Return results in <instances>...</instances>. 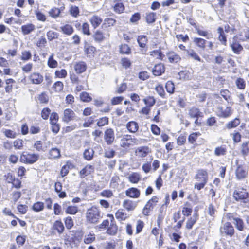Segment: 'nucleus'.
<instances>
[{"label":"nucleus","instance_id":"1","mask_svg":"<svg viewBox=\"0 0 249 249\" xmlns=\"http://www.w3.org/2000/svg\"><path fill=\"white\" fill-rule=\"evenodd\" d=\"M196 182L194 185V188L199 191L203 189L208 180V174L206 170L200 169L197 170L195 176Z\"/></svg>","mask_w":249,"mask_h":249},{"label":"nucleus","instance_id":"2","mask_svg":"<svg viewBox=\"0 0 249 249\" xmlns=\"http://www.w3.org/2000/svg\"><path fill=\"white\" fill-rule=\"evenodd\" d=\"M87 221L91 223H96L101 218L100 211L96 207L89 209L86 213Z\"/></svg>","mask_w":249,"mask_h":249},{"label":"nucleus","instance_id":"3","mask_svg":"<svg viewBox=\"0 0 249 249\" xmlns=\"http://www.w3.org/2000/svg\"><path fill=\"white\" fill-rule=\"evenodd\" d=\"M140 143L139 141L135 138H132L131 135H124L120 140V145L121 147L127 148L135 145Z\"/></svg>","mask_w":249,"mask_h":249},{"label":"nucleus","instance_id":"4","mask_svg":"<svg viewBox=\"0 0 249 249\" xmlns=\"http://www.w3.org/2000/svg\"><path fill=\"white\" fill-rule=\"evenodd\" d=\"M38 158L39 156L37 154L23 152L20 156V160L24 163L32 164L36 161Z\"/></svg>","mask_w":249,"mask_h":249},{"label":"nucleus","instance_id":"5","mask_svg":"<svg viewBox=\"0 0 249 249\" xmlns=\"http://www.w3.org/2000/svg\"><path fill=\"white\" fill-rule=\"evenodd\" d=\"M159 197L157 196H153L145 205L142 210V213L144 215H148L150 212L158 202Z\"/></svg>","mask_w":249,"mask_h":249},{"label":"nucleus","instance_id":"6","mask_svg":"<svg viewBox=\"0 0 249 249\" xmlns=\"http://www.w3.org/2000/svg\"><path fill=\"white\" fill-rule=\"evenodd\" d=\"M233 196L236 200L246 203L248 198V193L245 189H239L234 192Z\"/></svg>","mask_w":249,"mask_h":249},{"label":"nucleus","instance_id":"7","mask_svg":"<svg viewBox=\"0 0 249 249\" xmlns=\"http://www.w3.org/2000/svg\"><path fill=\"white\" fill-rule=\"evenodd\" d=\"M216 113L220 117L227 118L232 113L231 108L229 107L219 106L216 109Z\"/></svg>","mask_w":249,"mask_h":249},{"label":"nucleus","instance_id":"8","mask_svg":"<svg viewBox=\"0 0 249 249\" xmlns=\"http://www.w3.org/2000/svg\"><path fill=\"white\" fill-rule=\"evenodd\" d=\"M220 231L221 234L228 235L230 237L232 236L234 233V228L229 222L223 224L220 227Z\"/></svg>","mask_w":249,"mask_h":249},{"label":"nucleus","instance_id":"9","mask_svg":"<svg viewBox=\"0 0 249 249\" xmlns=\"http://www.w3.org/2000/svg\"><path fill=\"white\" fill-rule=\"evenodd\" d=\"M151 153V149L147 146H142L137 147L135 151V155L141 158L146 157Z\"/></svg>","mask_w":249,"mask_h":249},{"label":"nucleus","instance_id":"10","mask_svg":"<svg viewBox=\"0 0 249 249\" xmlns=\"http://www.w3.org/2000/svg\"><path fill=\"white\" fill-rule=\"evenodd\" d=\"M29 79L33 84H40L43 81V77L38 72H33L29 76Z\"/></svg>","mask_w":249,"mask_h":249},{"label":"nucleus","instance_id":"11","mask_svg":"<svg viewBox=\"0 0 249 249\" xmlns=\"http://www.w3.org/2000/svg\"><path fill=\"white\" fill-rule=\"evenodd\" d=\"M230 47L233 52L238 54H240L243 49L242 46L235 38H233L230 43Z\"/></svg>","mask_w":249,"mask_h":249},{"label":"nucleus","instance_id":"12","mask_svg":"<svg viewBox=\"0 0 249 249\" xmlns=\"http://www.w3.org/2000/svg\"><path fill=\"white\" fill-rule=\"evenodd\" d=\"M76 119V115L73 110L71 109L67 108L64 111V116L63 120L64 122H69L71 120Z\"/></svg>","mask_w":249,"mask_h":249},{"label":"nucleus","instance_id":"13","mask_svg":"<svg viewBox=\"0 0 249 249\" xmlns=\"http://www.w3.org/2000/svg\"><path fill=\"white\" fill-rule=\"evenodd\" d=\"M104 139L107 144H111L113 142L115 136L113 130L109 128L106 130L105 132Z\"/></svg>","mask_w":249,"mask_h":249},{"label":"nucleus","instance_id":"14","mask_svg":"<svg viewBox=\"0 0 249 249\" xmlns=\"http://www.w3.org/2000/svg\"><path fill=\"white\" fill-rule=\"evenodd\" d=\"M87 68V65L84 61L76 62L74 65V69L75 72L78 74L85 72Z\"/></svg>","mask_w":249,"mask_h":249},{"label":"nucleus","instance_id":"15","mask_svg":"<svg viewBox=\"0 0 249 249\" xmlns=\"http://www.w3.org/2000/svg\"><path fill=\"white\" fill-rule=\"evenodd\" d=\"M125 194L129 197L138 198L140 196V191L136 188L131 187L125 191Z\"/></svg>","mask_w":249,"mask_h":249},{"label":"nucleus","instance_id":"16","mask_svg":"<svg viewBox=\"0 0 249 249\" xmlns=\"http://www.w3.org/2000/svg\"><path fill=\"white\" fill-rule=\"evenodd\" d=\"M94 171V167L91 165L88 164L80 171V176L81 178H84L86 176L91 174Z\"/></svg>","mask_w":249,"mask_h":249},{"label":"nucleus","instance_id":"17","mask_svg":"<svg viewBox=\"0 0 249 249\" xmlns=\"http://www.w3.org/2000/svg\"><path fill=\"white\" fill-rule=\"evenodd\" d=\"M236 177L238 179L245 178L247 175L246 168L241 165H238L235 171Z\"/></svg>","mask_w":249,"mask_h":249},{"label":"nucleus","instance_id":"18","mask_svg":"<svg viewBox=\"0 0 249 249\" xmlns=\"http://www.w3.org/2000/svg\"><path fill=\"white\" fill-rule=\"evenodd\" d=\"M168 61L171 63H176L181 60L180 56L174 52H169L166 54Z\"/></svg>","mask_w":249,"mask_h":249},{"label":"nucleus","instance_id":"19","mask_svg":"<svg viewBox=\"0 0 249 249\" xmlns=\"http://www.w3.org/2000/svg\"><path fill=\"white\" fill-rule=\"evenodd\" d=\"M122 206L128 211H131L135 209L137 206V203L129 199L124 200Z\"/></svg>","mask_w":249,"mask_h":249},{"label":"nucleus","instance_id":"20","mask_svg":"<svg viewBox=\"0 0 249 249\" xmlns=\"http://www.w3.org/2000/svg\"><path fill=\"white\" fill-rule=\"evenodd\" d=\"M89 22L93 28L96 29L99 27L102 22V19L100 17L97 15H93L89 19Z\"/></svg>","mask_w":249,"mask_h":249},{"label":"nucleus","instance_id":"21","mask_svg":"<svg viewBox=\"0 0 249 249\" xmlns=\"http://www.w3.org/2000/svg\"><path fill=\"white\" fill-rule=\"evenodd\" d=\"M164 71V66L163 64L161 63H159L156 65L153 69V74L156 76L161 75V74L163 73Z\"/></svg>","mask_w":249,"mask_h":249},{"label":"nucleus","instance_id":"22","mask_svg":"<svg viewBox=\"0 0 249 249\" xmlns=\"http://www.w3.org/2000/svg\"><path fill=\"white\" fill-rule=\"evenodd\" d=\"M52 229L56 230L59 234H61L64 230V226L61 221L56 220L53 223Z\"/></svg>","mask_w":249,"mask_h":249},{"label":"nucleus","instance_id":"23","mask_svg":"<svg viewBox=\"0 0 249 249\" xmlns=\"http://www.w3.org/2000/svg\"><path fill=\"white\" fill-rule=\"evenodd\" d=\"M114 4L112 5V7L113 11L117 14L123 13L125 9V7L122 2H114Z\"/></svg>","mask_w":249,"mask_h":249},{"label":"nucleus","instance_id":"24","mask_svg":"<svg viewBox=\"0 0 249 249\" xmlns=\"http://www.w3.org/2000/svg\"><path fill=\"white\" fill-rule=\"evenodd\" d=\"M127 178L130 182L137 183L141 180V176L139 173L133 172L129 175Z\"/></svg>","mask_w":249,"mask_h":249},{"label":"nucleus","instance_id":"25","mask_svg":"<svg viewBox=\"0 0 249 249\" xmlns=\"http://www.w3.org/2000/svg\"><path fill=\"white\" fill-rule=\"evenodd\" d=\"M21 31L23 35H28L35 30L36 27L33 24H27L21 26Z\"/></svg>","mask_w":249,"mask_h":249},{"label":"nucleus","instance_id":"26","mask_svg":"<svg viewBox=\"0 0 249 249\" xmlns=\"http://www.w3.org/2000/svg\"><path fill=\"white\" fill-rule=\"evenodd\" d=\"M126 128L130 132L135 133L139 128V125L137 122L130 121L126 124Z\"/></svg>","mask_w":249,"mask_h":249},{"label":"nucleus","instance_id":"27","mask_svg":"<svg viewBox=\"0 0 249 249\" xmlns=\"http://www.w3.org/2000/svg\"><path fill=\"white\" fill-rule=\"evenodd\" d=\"M95 239V235L94 233H89L84 236L83 241L86 244H89L94 242Z\"/></svg>","mask_w":249,"mask_h":249},{"label":"nucleus","instance_id":"28","mask_svg":"<svg viewBox=\"0 0 249 249\" xmlns=\"http://www.w3.org/2000/svg\"><path fill=\"white\" fill-rule=\"evenodd\" d=\"M115 217L119 221L125 220L127 218V214L123 210L119 209L115 213Z\"/></svg>","mask_w":249,"mask_h":249},{"label":"nucleus","instance_id":"29","mask_svg":"<svg viewBox=\"0 0 249 249\" xmlns=\"http://www.w3.org/2000/svg\"><path fill=\"white\" fill-rule=\"evenodd\" d=\"M202 113L196 107H193L189 109V114L191 117L198 118L201 116Z\"/></svg>","mask_w":249,"mask_h":249},{"label":"nucleus","instance_id":"30","mask_svg":"<svg viewBox=\"0 0 249 249\" xmlns=\"http://www.w3.org/2000/svg\"><path fill=\"white\" fill-rule=\"evenodd\" d=\"M186 52L190 58L199 62L201 61V58L194 50H187Z\"/></svg>","mask_w":249,"mask_h":249},{"label":"nucleus","instance_id":"31","mask_svg":"<svg viewBox=\"0 0 249 249\" xmlns=\"http://www.w3.org/2000/svg\"><path fill=\"white\" fill-rule=\"evenodd\" d=\"M61 31L65 34L67 35H71L73 32L72 27L69 24H66L60 27Z\"/></svg>","mask_w":249,"mask_h":249},{"label":"nucleus","instance_id":"32","mask_svg":"<svg viewBox=\"0 0 249 249\" xmlns=\"http://www.w3.org/2000/svg\"><path fill=\"white\" fill-rule=\"evenodd\" d=\"M233 223L236 228L239 231H242L244 229V222L242 219L239 218H234Z\"/></svg>","mask_w":249,"mask_h":249},{"label":"nucleus","instance_id":"33","mask_svg":"<svg viewBox=\"0 0 249 249\" xmlns=\"http://www.w3.org/2000/svg\"><path fill=\"white\" fill-rule=\"evenodd\" d=\"M194 43L198 47L204 49L207 41L201 38L195 37L194 38Z\"/></svg>","mask_w":249,"mask_h":249},{"label":"nucleus","instance_id":"34","mask_svg":"<svg viewBox=\"0 0 249 249\" xmlns=\"http://www.w3.org/2000/svg\"><path fill=\"white\" fill-rule=\"evenodd\" d=\"M137 41L140 47L144 48L147 42V36L144 35L139 36L137 38Z\"/></svg>","mask_w":249,"mask_h":249},{"label":"nucleus","instance_id":"35","mask_svg":"<svg viewBox=\"0 0 249 249\" xmlns=\"http://www.w3.org/2000/svg\"><path fill=\"white\" fill-rule=\"evenodd\" d=\"M44 208V204L43 202L38 201L35 203L32 206V210L36 212L42 211Z\"/></svg>","mask_w":249,"mask_h":249},{"label":"nucleus","instance_id":"36","mask_svg":"<svg viewBox=\"0 0 249 249\" xmlns=\"http://www.w3.org/2000/svg\"><path fill=\"white\" fill-rule=\"evenodd\" d=\"M60 156V150L56 148L51 149L49 152V158L51 159H55L59 158Z\"/></svg>","mask_w":249,"mask_h":249},{"label":"nucleus","instance_id":"37","mask_svg":"<svg viewBox=\"0 0 249 249\" xmlns=\"http://www.w3.org/2000/svg\"><path fill=\"white\" fill-rule=\"evenodd\" d=\"M93 36L94 40L97 42H101L105 38L103 32L99 30L95 32Z\"/></svg>","mask_w":249,"mask_h":249},{"label":"nucleus","instance_id":"38","mask_svg":"<svg viewBox=\"0 0 249 249\" xmlns=\"http://www.w3.org/2000/svg\"><path fill=\"white\" fill-rule=\"evenodd\" d=\"M217 32L219 34L218 39L222 44L225 45L226 43L227 39L226 36L224 35L223 28L221 27H219L217 29Z\"/></svg>","mask_w":249,"mask_h":249},{"label":"nucleus","instance_id":"39","mask_svg":"<svg viewBox=\"0 0 249 249\" xmlns=\"http://www.w3.org/2000/svg\"><path fill=\"white\" fill-rule=\"evenodd\" d=\"M240 123L239 119L236 118L233 121L229 122L226 124V127L228 129L235 128Z\"/></svg>","mask_w":249,"mask_h":249},{"label":"nucleus","instance_id":"40","mask_svg":"<svg viewBox=\"0 0 249 249\" xmlns=\"http://www.w3.org/2000/svg\"><path fill=\"white\" fill-rule=\"evenodd\" d=\"M118 231V227L117 225L114 223H111L110 226L107 230V233L110 235H115Z\"/></svg>","mask_w":249,"mask_h":249},{"label":"nucleus","instance_id":"41","mask_svg":"<svg viewBox=\"0 0 249 249\" xmlns=\"http://www.w3.org/2000/svg\"><path fill=\"white\" fill-rule=\"evenodd\" d=\"M146 20L148 23H153L156 20V14L154 12H149L146 14Z\"/></svg>","mask_w":249,"mask_h":249},{"label":"nucleus","instance_id":"42","mask_svg":"<svg viewBox=\"0 0 249 249\" xmlns=\"http://www.w3.org/2000/svg\"><path fill=\"white\" fill-rule=\"evenodd\" d=\"M179 78L184 80H188L191 79V75L190 73L187 71H181L178 73Z\"/></svg>","mask_w":249,"mask_h":249},{"label":"nucleus","instance_id":"43","mask_svg":"<svg viewBox=\"0 0 249 249\" xmlns=\"http://www.w3.org/2000/svg\"><path fill=\"white\" fill-rule=\"evenodd\" d=\"M55 77L58 78H65L67 75V72L65 69L56 70L55 71Z\"/></svg>","mask_w":249,"mask_h":249},{"label":"nucleus","instance_id":"44","mask_svg":"<svg viewBox=\"0 0 249 249\" xmlns=\"http://www.w3.org/2000/svg\"><path fill=\"white\" fill-rule=\"evenodd\" d=\"M94 154V151L92 149H88L85 150L84 157L85 159L89 160L92 159Z\"/></svg>","mask_w":249,"mask_h":249},{"label":"nucleus","instance_id":"45","mask_svg":"<svg viewBox=\"0 0 249 249\" xmlns=\"http://www.w3.org/2000/svg\"><path fill=\"white\" fill-rule=\"evenodd\" d=\"M145 104L149 107H152L155 103V100L152 96H148L143 100Z\"/></svg>","mask_w":249,"mask_h":249},{"label":"nucleus","instance_id":"46","mask_svg":"<svg viewBox=\"0 0 249 249\" xmlns=\"http://www.w3.org/2000/svg\"><path fill=\"white\" fill-rule=\"evenodd\" d=\"M80 99L85 102H89L92 100V98L89 94L86 92H82L80 95Z\"/></svg>","mask_w":249,"mask_h":249},{"label":"nucleus","instance_id":"47","mask_svg":"<svg viewBox=\"0 0 249 249\" xmlns=\"http://www.w3.org/2000/svg\"><path fill=\"white\" fill-rule=\"evenodd\" d=\"M47 64L48 66L51 68H56L58 66V63L53 59V55H52L49 57Z\"/></svg>","mask_w":249,"mask_h":249},{"label":"nucleus","instance_id":"48","mask_svg":"<svg viewBox=\"0 0 249 249\" xmlns=\"http://www.w3.org/2000/svg\"><path fill=\"white\" fill-rule=\"evenodd\" d=\"M131 49L127 44H122L120 46V52L123 54H129Z\"/></svg>","mask_w":249,"mask_h":249},{"label":"nucleus","instance_id":"49","mask_svg":"<svg viewBox=\"0 0 249 249\" xmlns=\"http://www.w3.org/2000/svg\"><path fill=\"white\" fill-rule=\"evenodd\" d=\"M2 131L7 138H15L17 136L15 132L9 129H2Z\"/></svg>","mask_w":249,"mask_h":249},{"label":"nucleus","instance_id":"50","mask_svg":"<svg viewBox=\"0 0 249 249\" xmlns=\"http://www.w3.org/2000/svg\"><path fill=\"white\" fill-rule=\"evenodd\" d=\"M196 215H194L187 221L186 225V228L188 229H191L194 224L196 223Z\"/></svg>","mask_w":249,"mask_h":249},{"label":"nucleus","instance_id":"51","mask_svg":"<svg viewBox=\"0 0 249 249\" xmlns=\"http://www.w3.org/2000/svg\"><path fill=\"white\" fill-rule=\"evenodd\" d=\"M196 30L197 32V33L200 36H206L208 39L212 37V35L210 34L207 31L201 30L198 28H196Z\"/></svg>","mask_w":249,"mask_h":249},{"label":"nucleus","instance_id":"52","mask_svg":"<svg viewBox=\"0 0 249 249\" xmlns=\"http://www.w3.org/2000/svg\"><path fill=\"white\" fill-rule=\"evenodd\" d=\"M235 84L237 88L241 89H243L245 88L246 83L243 79L238 78L235 81Z\"/></svg>","mask_w":249,"mask_h":249},{"label":"nucleus","instance_id":"53","mask_svg":"<svg viewBox=\"0 0 249 249\" xmlns=\"http://www.w3.org/2000/svg\"><path fill=\"white\" fill-rule=\"evenodd\" d=\"M78 211V208L76 206H70L66 209V213L70 214H75Z\"/></svg>","mask_w":249,"mask_h":249},{"label":"nucleus","instance_id":"54","mask_svg":"<svg viewBox=\"0 0 249 249\" xmlns=\"http://www.w3.org/2000/svg\"><path fill=\"white\" fill-rule=\"evenodd\" d=\"M63 83L61 81L56 82L53 86V88L56 92H60L62 91L63 89Z\"/></svg>","mask_w":249,"mask_h":249},{"label":"nucleus","instance_id":"55","mask_svg":"<svg viewBox=\"0 0 249 249\" xmlns=\"http://www.w3.org/2000/svg\"><path fill=\"white\" fill-rule=\"evenodd\" d=\"M60 13V10L57 8H53L49 12V15L54 18L58 17Z\"/></svg>","mask_w":249,"mask_h":249},{"label":"nucleus","instance_id":"56","mask_svg":"<svg viewBox=\"0 0 249 249\" xmlns=\"http://www.w3.org/2000/svg\"><path fill=\"white\" fill-rule=\"evenodd\" d=\"M165 87L167 92L169 93H173L174 92L175 87L172 82L168 81L166 84Z\"/></svg>","mask_w":249,"mask_h":249},{"label":"nucleus","instance_id":"57","mask_svg":"<svg viewBox=\"0 0 249 249\" xmlns=\"http://www.w3.org/2000/svg\"><path fill=\"white\" fill-rule=\"evenodd\" d=\"M23 141L19 139H16L13 142V145L16 149H21L23 147Z\"/></svg>","mask_w":249,"mask_h":249},{"label":"nucleus","instance_id":"58","mask_svg":"<svg viewBox=\"0 0 249 249\" xmlns=\"http://www.w3.org/2000/svg\"><path fill=\"white\" fill-rule=\"evenodd\" d=\"M100 195L103 197L111 198L113 196V194L110 190H104L100 193Z\"/></svg>","mask_w":249,"mask_h":249},{"label":"nucleus","instance_id":"59","mask_svg":"<svg viewBox=\"0 0 249 249\" xmlns=\"http://www.w3.org/2000/svg\"><path fill=\"white\" fill-rule=\"evenodd\" d=\"M200 135V133L199 132H195L191 134L188 138L189 142L191 143H193L196 141L198 136Z\"/></svg>","mask_w":249,"mask_h":249},{"label":"nucleus","instance_id":"60","mask_svg":"<svg viewBox=\"0 0 249 249\" xmlns=\"http://www.w3.org/2000/svg\"><path fill=\"white\" fill-rule=\"evenodd\" d=\"M116 20L112 18H107L104 20V25L107 27H110L115 25Z\"/></svg>","mask_w":249,"mask_h":249},{"label":"nucleus","instance_id":"61","mask_svg":"<svg viewBox=\"0 0 249 249\" xmlns=\"http://www.w3.org/2000/svg\"><path fill=\"white\" fill-rule=\"evenodd\" d=\"M70 13L74 17L79 15V10L77 6L72 5L70 8Z\"/></svg>","mask_w":249,"mask_h":249},{"label":"nucleus","instance_id":"62","mask_svg":"<svg viewBox=\"0 0 249 249\" xmlns=\"http://www.w3.org/2000/svg\"><path fill=\"white\" fill-rule=\"evenodd\" d=\"M248 142H246L242 144L241 152L244 156L248 155L249 152V148L248 147Z\"/></svg>","mask_w":249,"mask_h":249},{"label":"nucleus","instance_id":"63","mask_svg":"<svg viewBox=\"0 0 249 249\" xmlns=\"http://www.w3.org/2000/svg\"><path fill=\"white\" fill-rule=\"evenodd\" d=\"M226 151V149L223 146L218 147L215 149L214 154L216 156L224 155Z\"/></svg>","mask_w":249,"mask_h":249},{"label":"nucleus","instance_id":"64","mask_svg":"<svg viewBox=\"0 0 249 249\" xmlns=\"http://www.w3.org/2000/svg\"><path fill=\"white\" fill-rule=\"evenodd\" d=\"M95 48L91 46H87L85 47V52L89 56L93 55Z\"/></svg>","mask_w":249,"mask_h":249}]
</instances>
